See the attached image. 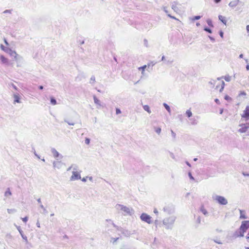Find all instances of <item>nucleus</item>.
<instances>
[{
    "label": "nucleus",
    "mask_w": 249,
    "mask_h": 249,
    "mask_svg": "<svg viewBox=\"0 0 249 249\" xmlns=\"http://www.w3.org/2000/svg\"><path fill=\"white\" fill-rule=\"evenodd\" d=\"M72 169H73V171H77L78 169V166L76 164H72Z\"/></svg>",
    "instance_id": "58836bf2"
},
{
    "label": "nucleus",
    "mask_w": 249,
    "mask_h": 249,
    "mask_svg": "<svg viewBox=\"0 0 249 249\" xmlns=\"http://www.w3.org/2000/svg\"><path fill=\"white\" fill-rule=\"evenodd\" d=\"M107 221L109 222L110 224H111L114 227H116V226L114 224V223L111 220H107Z\"/></svg>",
    "instance_id": "8fccbe9b"
},
{
    "label": "nucleus",
    "mask_w": 249,
    "mask_h": 249,
    "mask_svg": "<svg viewBox=\"0 0 249 249\" xmlns=\"http://www.w3.org/2000/svg\"><path fill=\"white\" fill-rule=\"evenodd\" d=\"M223 34H223V32L222 31H220V32H219V35H220V36L221 37H222V38L223 37Z\"/></svg>",
    "instance_id": "052dcab7"
},
{
    "label": "nucleus",
    "mask_w": 249,
    "mask_h": 249,
    "mask_svg": "<svg viewBox=\"0 0 249 249\" xmlns=\"http://www.w3.org/2000/svg\"><path fill=\"white\" fill-rule=\"evenodd\" d=\"M51 103L52 105H55L56 104V101L54 98H51Z\"/></svg>",
    "instance_id": "473e14b6"
},
{
    "label": "nucleus",
    "mask_w": 249,
    "mask_h": 249,
    "mask_svg": "<svg viewBox=\"0 0 249 249\" xmlns=\"http://www.w3.org/2000/svg\"><path fill=\"white\" fill-rule=\"evenodd\" d=\"M0 59L2 63L6 64H8V59L6 57H5L3 55H1L0 56Z\"/></svg>",
    "instance_id": "a211bd4d"
},
{
    "label": "nucleus",
    "mask_w": 249,
    "mask_h": 249,
    "mask_svg": "<svg viewBox=\"0 0 249 249\" xmlns=\"http://www.w3.org/2000/svg\"><path fill=\"white\" fill-rule=\"evenodd\" d=\"M188 176H189V178H190V179L191 180H195V178H194L193 177V176L192 175V174L191 172H189L188 173Z\"/></svg>",
    "instance_id": "ea45409f"
},
{
    "label": "nucleus",
    "mask_w": 249,
    "mask_h": 249,
    "mask_svg": "<svg viewBox=\"0 0 249 249\" xmlns=\"http://www.w3.org/2000/svg\"><path fill=\"white\" fill-rule=\"evenodd\" d=\"M178 3L177 2H175L174 1V2L172 3V5H171V7H172V9L175 12H176L178 10Z\"/></svg>",
    "instance_id": "dca6fc26"
},
{
    "label": "nucleus",
    "mask_w": 249,
    "mask_h": 249,
    "mask_svg": "<svg viewBox=\"0 0 249 249\" xmlns=\"http://www.w3.org/2000/svg\"><path fill=\"white\" fill-rule=\"evenodd\" d=\"M215 102L218 104H220V102H219V100L218 99H215Z\"/></svg>",
    "instance_id": "0e129e2a"
},
{
    "label": "nucleus",
    "mask_w": 249,
    "mask_h": 249,
    "mask_svg": "<svg viewBox=\"0 0 249 249\" xmlns=\"http://www.w3.org/2000/svg\"><path fill=\"white\" fill-rule=\"evenodd\" d=\"M200 223H201V218L200 216H198L196 219L197 227L198 226V225L200 224Z\"/></svg>",
    "instance_id": "f704fd0d"
},
{
    "label": "nucleus",
    "mask_w": 249,
    "mask_h": 249,
    "mask_svg": "<svg viewBox=\"0 0 249 249\" xmlns=\"http://www.w3.org/2000/svg\"><path fill=\"white\" fill-rule=\"evenodd\" d=\"M207 23L208 24V25L210 26V27H213V24L212 21L211 20V19H208L207 20Z\"/></svg>",
    "instance_id": "c756f323"
},
{
    "label": "nucleus",
    "mask_w": 249,
    "mask_h": 249,
    "mask_svg": "<svg viewBox=\"0 0 249 249\" xmlns=\"http://www.w3.org/2000/svg\"><path fill=\"white\" fill-rule=\"evenodd\" d=\"M119 239V237L117 238H111V242H112L113 243H115L118 239Z\"/></svg>",
    "instance_id": "de8ad7c7"
},
{
    "label": "nucleus",
    "mask_w": 249,
    "mask_h": 249,
    "mask_svg": "<svg viewBox=\"0 0 249 249\" xmlns=\"http://www.w3.org/2000/svg\"><path fill=\"white\" fill-rule=\"evenodd\" d=\"M143 108L144 110L146 111L149 113H151V110L150 109L148 105H145L143 107Z\"/></svg>",
    "instance_id": "b1692460"
},
{
    "label": "nucleus",
    "mask_w": 249,
    "mask_h": 249,
    "mask_svg": "<svg viewBox=\"0 0 249 249\" xmlns=\"http://www.w3.org/2000/svg\"><path fill=\"white\" fill-rule=\"evenodd\" d=\"M163 9L164 10V11L166 13H168V11L167 10V9H166V7H164L163 8Z\"/></svg>",
    "instance_id": "e2e57ef3"
},
{
    "label": "nucleus",
    "mask_w": 249,
    "mask_h": 249,
    "mask_svg": "<svg viewBox=\"0 0 249 249\" xmlns=\"http://www.w3.org/2000/svg\"><path fill=\"white\" fill-rule=\"evenodd\" d=\"M13 97L14 98V104H15L16 103H21L20 96L18 93H13Z\"/></svg>",
    "instance_id": "1a4fd4ad"
},
{
    "label": "nucleus",
    "mask_w": 249,
    "mask_h": 249,
    "mask_svg": "<svg viewBox=\"0 0 249 249\" xmlns=\"http://www.w3.org/2000/svg\"><path fill=\"white\" fill-rule=\"evenodd\" d=\"M209 38L210 39V40L212 41V42H214L215 41V39L213 37L211 36H209Z\"/></svg>",
    "instance_id": "5fc2aeb1"
},
{
    "label": "nucleus",
    "mask_w": 249,
    "mask_h": 249,
    "mask_svg": "<svg viewBox=\"0 0 249 249\" xmlns=\"http://www.w3.org/2000/svg\"><path fill=\"white\" fill-rule=\"evenodd\" d=\"M140 218L142 221L145 222L148 224H151L152 223L151 217L145 213H142L140 216Z\"/></svg>",
    "instance_id": "423d86ee"
},
{
    "label": "nucleus",
    "mask_w": 249,
    "mask_h": 249,
    "mask_svg": "<svg viewBox=\"0 0 249 249\" xmlns=\"http://www.w3.org/2000/svg\"><path fill=\"white\" fill-rule=\"evenodd\" d=\"M81 171L78 172L77 171H73L72 175L70 178L71 180H76L81 178L80 173Z\"/></svg>",
    "instance_id": "0eeeda50"
},
{
    "label": "nucleus",
    "mask_w": 249,
    "mask_h": 249,
    "mask_svg": "<svg viewBox=\"0 0 249 249\" xmlns=\"http://www.w3.org/2000/svg\"><path fill=\"white\" fill-rule=\"evenodd\" d=\"M167 16H168V17H170L171 18L175 19H176V20H178L177 18H176V17L171 16L170 14H168Z\"/></svg>",
    "instance_id": "3c124183"
},
{
    "label": "nucleus",
    "mask_w": 249,
    "mask_h": 249,
    "mask_svg": "<svg viewBox=\"0 0 249 249\" xmlns=\"http://www.w3.org/2000/svg\"><path fill=\"white\" fill-rule=\"evenodd\" d=\"M90 142V139L89 138H86L85 139V143L87 144H89Z\"/></svg>",
    "instance_id": "79ce46f5"
},
{
    "label": "nucleus",
    "mask_w": 249,
    "mask_h": 249,
    "mask_svg": "<svg viewBox=\"0 0 249 249\" xmlns=\"http://www.w3.org/2000/svg\"><path fill=\"white\" fill-rule=\"evenodd\" d=\"M154 213L156 214H158V210L157 209H155L154 210Z\"/></svg>",
    "instance_id": "338daca9"
},
{
    "label": "nucleus",
    "mask_w": 249,
    "mask_h": 249,
    "mask_svg": "<svg viewBox=\"0 0 249 249\" xmlns=\"http://www.w3.org/2000/svg\"><path fill=\"white\" fill-rule=\"evenodd\" d=\"M186 115L188 118H190L192 116V113L190 109H188L186 111Z\"/></svg>",
    "instance_id": "a878e982"
},
{
    "label": "nucleus",
    "mask_w": 249,
    "mask_h": 249,
    "mask_svg": "<svg viewBox=\"0 0 249 249\" xmlns=\"http://www.w3.org/2000/svg\"><path fill=\"white\" fill-rule=\"evenodd\" d=\"M95 82V78L94 76H92L90 79V83L93 84Z\"/></svg>",
    "instance_id": "c85d7f7f"
},
{
    "label": "nucleus",
    "mask_w": 249,
    "mask_h": 249,
    "mask_svg": "<svg viewBox=\"0 0 249 249\" xmlns=\"http://www.w3.org/2000/svg\"><path fill=\"white\" fill-rule=\"evenodd\" d=\"M36 226L38 227V228H40V223L39 222L38 220L37 221V222L36 223Z\"/></svg>",
    "instance_id": "6e6d98bb"
},
{
    "label": "nucleus",
    "mask_w": 249,
    "mask_h": 249,
    "mask_svg": "<svg viewBox=\"0 0 249 249\" xmlns=\"http://www.w3.org/2000/svg\"><path fill=\"white\" fill-rule=\"evenodd\" d=\"M213 200H215L218 204L222 205H226L228 204V200L224 196L215 195L213 196Z\"/></svg>",
    "instance_id": "39448f33"
},
{
    "label": "nucleus",
    "mask_w": 249,
    "mask_h": 249,
    "mask_svg": "<svg viewBox=\"0 0 249 249\" xmlns=\"http://www.w3.org/2000/svg\"><path fill=\"white\" fill-rule=\"evenodd\" d=\"M115 208L118 211H121L124 215L131 214L132 209L130 207H127L123 205L117 204L115 205Z\"/></svg>",
    "instance_id": "f03ea898"
},
{
    "label": "nucleus",
    "mask_w": 249,
    "mask_h": 249,
    "mask_svg": "<svg viewBox=\"0 0 249 249\" xmlns=\"http://www.w3.org/2000/svg\"><path fill=\"white\" fill-rule=\"evenodd\" d=\"M87 178H86H86H82L81 179V180H82L83 182H86V181H87Z\"/></svg>",
    "instance_id": "680f3d73"
},
{
    "label": "nucleus",
    "mask_w": 249,
    "mask_h": 249,
    "mask_svg": "<svg viewBox=\"0 0 249 249\" xmlns=\"http://www.w3.org/2000/svg\"><path fill=\"white\" fill-rule=\"evenodd\" d=\"M169 155H170V156L173 159H175V156L174 155V154L172 153V152H169Z\"/></svg>",
    "instance_id": "a18cd8bd"
},
{
    "label": "nucleus",
    "mask_w": 249,
    "mask_h": 249,
    "mask_svg": "<svg viewBox=\"0 0 249 249\" xmlns=\"http://www.w3.org/2000/svg\"><path fill=\"white\" fill-rule=\"evenodd\" d=\"M64 122L67 123L69 125H74L75 123H73V122H69L66 119H65L64 120Z\"/></svg>",
    "instance_id": "c9c22d12"
},
{
    "label": "nucleus",
    "mask_w": 249,
    "mask_h": 249,
    "mask_svg": "<svg viewBox=\"0 0 249 249\" xmlns=\"http://www.w3.org/2000/svg\"><path fill=\"white\" fill-rule=\"evenodd\" d=\"M249 117V106L246 107L245 110L244 111L242 117L247 118Z\"/></svg>",
    "instance_id": "f8f14e48"
},
{
    "label": "nucleus",
    "mask_w": 249,
    "mask_h": 249,
    "mask_svg": "<svg viewBox=\"0 0 249 249\" xmlns=\"http://www.w3.org/2000/svg\"><path fill=\"white\" fill-rule=\"evenodd\" d=\"M249 228V221H243L242 222L241 225L240 227L239 236L243 237L244 233L246 232Z\"/></svg>",
    "instance_id": "20e7f679"
},
{
    "label": "nucleus",
    "mask_w": 249,
    "mask_h": 249,
    "mask_svg": "<svg viewBox=\"0 0 249 249\" xmlns=\"http://www.w3.org/2000/svg\"><path fill=\"white\" fill-rule=\"evenodd\" d=\"M146 67H147V66H146V65H144V66H142V67H140V68H139V69L140 70H142V74H143L144 70H145V69L146 68Z\"/></svg>",
    "instance_id": "2f4dec72"
},
{
    "label": "nucleus",
    "mask_w": 249,
    "mask_h": 249,
    "mask_svg": "<svg viewBox=\"0 0 249 249\" xmlns=\"http://www.w3.org/2000/svg\"><path fill=\"white\" fill-rule=\"evenodd\" d=\"M11 86H12V87L16 90H18V88L13 83H12L11 84Z\"/></svg>",
    "instance_id": "c03bdc74"
},
{
    "label": "nucleus",
    "mask_w": 249,
    "mask_h": 249,
    "mask_svg": "<svg viewBox=\"0 0 249 249\" xmlns=\"http://www.w3.org/2000/svg\"><path fill=\"white\" fill-rule=\"evenodd\" d=\"M0 48H1V49L2 50L4 51L5 52V51H7V49H5V48H4V46H3V45H1V46H0Z\"/></svg>",
    "instance_id": "bf43d9fd"
},
{
    "label": "nucleus",
    "mask_w": 249,
    "mask_h": 249,
    "mask_svg": "<svg viewBox=\"0 0 249 249\" xmlns=\"http://www.w3.org/2000/svg\"><path fill=\"white\" fill-rule=\"evenodd\" d=\"M214 242L216 243H217V244H222V243L221 241H218V240H214Z\"/></svg>",
    "instance_id": "13d9d810"
},
{
    "label": "nucleus",
    "mask_w": 249,
    "mask_h": 249,
    "mask_svg": "<svg viewBox=\"0 0 249 249\" xmlns=\"http://www.w3.org/2000/svg\"><path fill=\"white\" fill-rule=\"evenodd\" d=\"M248 127L246 126L242 127L238 130L240 133H245L247 131Z\"/></svg>",
    "instance_id": "4be33fe9"
},
{
    "label": "nucleus",
    "mask_w": 249,
    "mask_h": 249,
    "mask_svg": "<svg viewBox=\"0 0 249 249\" xmlns=\"http://www.w3.org/2000/svg\"><path fill=\"white\" fill-rule=\"evenodd\" d=\"M17 229L19 232L22 238L25 240L26 244L28 243L27 237L26 236L24 235L22 231L20 229V227H17Z\"/></svg>",
    "instance_id": "ddd939ff"
},
{
    "label": "nucleus",
    "mask_w": 249,
    "mask_h": 249,
    "mask_svg": "<svg viewBox=\"0 0 249 249\" xmlns=\"http://www.w3.org/2000/svg\"><path fill=\"white\" fill-rule=\"evenodd\" d=\"M163 106L165 107V108H166V109L168 111V112L169 113H170L171 112V109H170V107L167 104H166V103H164L163 104Z\"/></svg>",
    "instance_id": "cd10ccee"
},
{
    "label": "nucleus",
    "mask_w": 249,
    "mask_h": 249,
    "mask_svg": "<svg viewBox=\"0 0 249 249\" xmlns=\"http://www.w3.org/2000/svg\"><path fill=\"white\" fill-rule=\"evenodd\" d=\"M239 2V0H233L229 3V6L232 8H234L238 5Z\"/></svg>",
    "instance_id": "9d476101"
},
{
    "label": "nucleus",
    "mask_w": 249,
    "mask_h": 249,
    "mask_svg": "<svg viewBox=\"0 0 249 249\" xmlns=\"http://www.w3.org/2000/svg\"><path fill=\"white\" fill-rule=\"evenodd\" d=\"M171 135H172V136L173 137V138L174 139H175L176 138V133L172 130H171Z\"/></svg>",
    "instance_id": "37998d69"
},
{
    "label": "nucleus",
    "mask_w": 249,
    "mask_h": 249,
    "mask_svg": "<svg viewBox=\"0 0 249 249\" xmlns=\"http://www.w3.org/2000/svg\"><path fill=\"white\" fill-rule=\"evenodd\" d=\"M246 29H247V32H249V25L247 26Z\"/></svg>",
    "instance_id": "774afa93"
},
{
    "label": "nucleus",
    "mask_w": 249,
    "mask_h": 249,
    "mask_svg": "<svg viewBox=\"0 0 249 249\" xmlns=\"http://www.w3.org/2000/svg\"><path fill=\"white\" fill-rule=\"evenodd\" d=\"M5 52L8 53L11 56L14 57L15 60L18 63V66H21L20 65L18 64V63H20L22 61L23 58L22 56L17 54L15 51H13L10 49H7V51H5Z\"/></svg>",
    "instance_id": "7ed1b4c3"
},
{
    "label": "nucleus",
    "mask_w": 249,
    "mask_h": 249,
    "mask_svg": "<svg viewBox=\"0 0 249 249\" xmlns=\"http://www.w3.org/2000/svg\"><path fill=\"white\" fill-rule=\"evenodd\" d=\"M215 83H216V81L212 80H211L209 82V84L212 86V87H213Z\"/></svg>",
    "instance_id": "e433bc0d"
},
{
    "label": "nucleus",
    "mask_w": 249,
    "mask_h": 249,
    "mask_svg": "<svg viewBox=\"0 0 249 249\" xmlns=\"http://www.w3.org/2000/svg\"><path fill=\"white\" fill-rule=\"evenodd\" d=\"M239 211H240V219H246L247 217L245 215V211L241 210H239Z\"/></svg>",
    "instance_id": "f3484780"
},
{
    "label": "nucleus",
    "mask_w": 249,
    "mask_h": 249,
    "mask_svg": "<svg viewBox=\"0 0 249 249\" xmlns=\"http://www.w3.org/2000/svg\"><path fill=\"white\" fill-rule=\"evenodd\" d=\"M163 211L167 214H172L174 212V207L172 205H166L163 209Z\"/></svg>",
    "instance_id": "6e6552de"
},
{
    "label": "nucleus",
    "mask_w": 249,
    "mask_h": 249,
    "mask_svg": "<svg viewBox=\"0 0 249 249\" xmlns=\"http://www.w3.org/2000/svg\"><path fill=\"white\" fill-rule=\"evenodd\" d=\"M93 100L94 103L99 106H101L100 101L95 96H93Z\"/></svg>",
    "instance_id": "412c9836"
},
{
    "label": "nucleus",
    "mask_w": 249,
    "mask_h": 249,
    "mask_svg": "<svg viewBox=\"0 0 249 249\" xmlns=\"http://www.w3.org/2000/svg\"><path fill=\"white\" fill-rule=\"evenodd\" d=\"M204 30L208 32L209 33H210V34H211L212 33V30L208 27H205L204 29Z\"/></svg>",
    "instance_id": "4c0bfd02"
},
{
    "label": "nucleus",
    "mask_w": 249,
    "mask_h": 249,
    "mask_svg": "<svg viewBox=\"0 0 249 249\" xmlns=\"http://www.w3.org/2000/svg\"><path fill=\"white\" fill-rule=\"evenodd\" d=\"M219 19L224 24H226L227 21L225 19V18L221 15L218 16Z\"/></svg>",
    "instance_id": "aec40b11"
},
{
    "label": "nucleus",
    "mask_w": 249,
    "mask_h": 249,
    "mask_svg": "<svg viewBox=\"0 0 249 249\" xmlns=\"http://www.w3.org/2000/svg\"><path fill=\"white\" fill-rule=\"evenodd\" d=\"M3 13L6 14V13H11V11L9 10H6L3 12Z\"/></svg>",
    "instance_id": "4d7b16f0"
},
{
    "label": "nucleus",
    "mask_w": 249,
    "mask_h": 249,
    "mask_svg": "<svg viewBox=\"0 0 249 249\" xmlns=\"http://www.w3.org/2000/svg\"><path fill=\"white\" fill-rule=\"evenodd\" d=\"M176 219V217L175 215H171L163 219V224L166 229H172Z\"/></svg>",
    "instance_id": "f257e3e1"
},
{
    "label": "nucleus",
    "mask_w": 249,
    "mask_h": 249,
    "mask_svg": "<svg viewBox=\"0 0 249 249\" xmlns=\"http://www.w3.org/2000/svg\"><path fill=\"white\" fill-rule=\"evenodd\" d=\"M62 163L60 161H54L53 162V167L54 168L60 169L61 168Z\"/></svg>",
    "instance_id": "9b49d317"
},
{
    "label": "nucleus",
    "mask_w": 249,
    "mask_h": 249,
    "mask_svg": "<svg viewBox=\"0 0 249 249\" xmlns=\"http://www.w3.org/2000/svg\"><path fill=\"white\" fill-rule=\"evenodd\" d=\"M51 152L54 158L58 157L60 155L59 153L54 148H52Z\"/></svg>",
    "instance_id": "4468645a"
},
{
    "label": "nucleus",
    "mask_w": 249,
    "mask_h": 249,
    "mask_svg": "<svg viewBox=\"0 0 249 249\" xmlns=\"http://www.w3.org/2000/svg\"><path fill=\"white\" fill-rule=\"evenodd\" d=\"M12 195L11 191H10L9 188H8L7 191L5 192L4 195L5 196H8Z\"/></svg>",
    "instance_id": "bb28decb"
},
{
    "label": "nucleus",
    "mask_w": 249,
    "mask_h": 249,
    "mask_svg": "<svg viewBox=\"0 0 249 249\" xmlns=\"http://www.w3.org/2000/svg\"><path fill=\"white\" fill-rule=\"evenodd\" d=\"M222 78H224V79L227 82H230L231 80V77L229 75H226L225 76H222L221 77H218L217 78V80H220Z\"/></svg>",
    "instance_id": "2eb2a0df"
},
{
    "label": "nucleus",
    "mask_w": 249,
    "mask_h": 249,
    "mask_svg": "<svg viewBox=\"0 0 249 249\" xmlns=\"http://www.w3.org/2000/svg\"><path fill=\"white\" fill-rule=\"evenodd\" d=\"M39 206L43 210L42 213L46 214L48 213L47 209L44 207V206L42 204H41L39 205Z\"/></svg>",
    "instance_id": "5701e85b"
},
{
    "label": "nucleus",
    "mask_w": 249,
    "mask_h": 249,
    "mask_svg": "<svg viewBox=\"0 0 249 249\" xmlns=\"http://www.w3.org/2000/svg\"><path fill=\"white\" fill-rule=\"evenodd\" d=\"M224 98L226 100H231V98L230 96H229L228 95H226L225 96Z\"/></svg>",
    "instance_id": "603ef678"
},
{
    "label": "nucleus",
    "mask_w": 249,
    "mask_h": 249,
    "mask_svg": "<svg viewBox=\"0 0 249 249\" xmlns=\"http://www.w3.org/2000/svg\"><path fill=\"white\" fill-rule=\"evenodd\" d=\"M155 131L157 134H159L161 132V128L160 127L155 128Z\"/></svg>",
    "instance_id": "72a5a7b5"
},
{
    "label": "nucleus",
    "mask_w": 249,
    "mask_h": 249,
    "mask_svg": "<svg viewBox=\"0 0 249 249\" xmlns=\"http://www.w3.org/2000/svg\"><path fill=\"white\" fill-rule=\"evenodd\" d=\"M121 113V111L120 109L119 108H116V114H120Z\"/></svg>",
    "instance_id": "09e8293b"
},
{
    "label": "nucleus",
    "mask_w": 249,
    "mask_h": 249,
    "mask_svg": "<svg viewBox=\"0 0 249 249\" xmlns=\"http://www.w3.org/2000/svg\"><path fill=\"white\" fill-rule=\"evenodd\" d=\"M37 202H38V203H39V204H40V205L41 204H42V203H41V199H40V198H38V199H37Z\"/></svg>",
    "instance_id": "69168bd1"
},
{
    "label": "nucleus",
    "mask_w": 249,
    "mask_h": 249,
    "mask_svg": "<svg viewBox=\"0 0 249 249\" xmlns=\"http://www.w3.org/2000/svg\"><path fill=\"white\" fill-rule=\"evenodd\" d=\"M7 212L11 214L16 213L17 210L15 209H8Z\"/></svg>",
    "instance_id": "393cba45"
},
{
    "label": "nucleus",
    "mask_w": 249,
    "mask_h": 249,
    "mask_svg": "<svg viewBox=\"0 0 249 249\" xmlns=\"http://www.w3.org/2000/svg\"><path fill=\"white\" fill-rule=\"evenodd\" d=\"M22 220L24 223H26L28 220V217L27 216H25L24 218H22Z\"/></svg>",
    "instance_id": "a19ab883"
},
{
    "label": "nucleus",
    "mask_w": 249,
    "mask_h": 249,
    "mask_svg": "<svg viewBox=\"0 0 249 249\" xmlns=\"http://www.w3.org/2000/svg\"><path fill=\"white\" fill-rule=\"evenodd\" d=\"M221 87L219 90L220 92L222 91V90H223V89L224 88V86H225V82L223 81H222L221 82Z\"/></svg>",
    "instance_id": "7c9ffc66"
},
{
    "label": "nucleus",
    "mask_w": 249,
    "mask_h": 249,
    "mask_svg": "<svg viewBox=\"0 0 249 249\" xmlns=\"http://www.w3.org/2000/svg\"><path fill=\"white\" fill-rule=\"evenodd\" d=\"M201 18V17L199 16H196L194 17L193 20H198L199 19Z\"/></svg>",
    "instance_id": "49530a36"
},
{
    "label": "nucleus",
    "mask_w": 249,
    "mask_h": 249,
    "mask_svg": "<svg viewBox=\"0 0 249 249\" xmlns=\"http://www.w3.org/2000/svg\"><path fill=\"white\" fill-rule=\"evenodd\" d=\"M200 210L202 213L204 215H205V216H208V212L205 209V208H204V207L203 206L201 207Z\"/></svg>",
    "instance_id": "6ab92c4d"
},
{
    "label": "nucleus",
    "mask_w": 249,
    "mask_h": 249,
    "mask_svg": "<svg viewBox=\"0 0 249 249\" xmlns=\"http://www.w3.org/2000/svg\"><path fill=\"white\" fill-rule=\"evenodd\" d=\"M246 95V93L244 91H241L239 94V96Z\"/></svg>",
    "instance_id": "864d4df0"
}]
</instances>
